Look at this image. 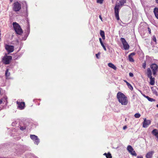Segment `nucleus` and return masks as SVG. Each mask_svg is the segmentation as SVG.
Listing matches in <instances>:
<instances>
[{
  "label": "nucleus",
  "mask_w": 158,
  "mask_h": 158,
  "mask_svg": "<svg viewBox=\"0 0 158 158\" xmlns=\"http://www.w3.org/2000/svg\"><path fill=\"white\" fill-rule=\"evenodd\" d=\"M118 2L115 5L114 9L115 17L118 20L119 19V8L123 6L124 4L126 3V0H118Z\"/></svg>",
  "instance_id": "f257e3e1"
},
{
  "label": "nucleus",
  "mask_w": 158,
  "mask_h": 158,
  "mask_svg": "<svg viewBox=\"0 0 158 158\" xmlns=\"http://www.w3.org/2000/svg\"><path fill=\"white\" fill-rule=\"evenodd\" d=\"M117 98L119 102L123 105H127L128 102L127 97L123 93L119 92L117 95Z\"/></svg>",
  "instance_id": "f03ea898"
},
{
  "label": "nucleus",
  "mask_w": 158,
  "mask_h": 158,
  "mask_svg": "<svg viewBox=\"0 0 158 158\" xmlns=\"http://www.w3.org/2000/svg\"><path fill=\"white\" fill-rule=\"evenodd\" d=\"M13 25L14 29L16 33L19 35L21 34L23 31L20 25L16 22H14Z\"/></svg>",
  "instance_id": "7ed1b4c3"
},
{
  "label": "nucleus",
  "mask_w": 158,
  "mask_h": 158,
  "mask_svg": "<svg viewBox=\"0 0 158 158\" xmlns=\"http://www.w3.org/2000/svg\"><path fill=\"white\" fill-rule=\"evenodd\" d=\"M12 59V56H8L6 54L2 59V61L5 64H9Z\"/></svg>",
  "instance_id": "20e7f679"
},
{
  "label": "nucleus",
  "mask_w": 158,
  "mask_h": 158,
  "mask_svg": "<svg viewBox=\"0 0 158 158\" xmlns=\"http://www.w3.org/2000/svg\"><path fill=\"white\" fill-rule=\"evenodd\" d=\"M21 8V5L18 2H15L13 4V9L16 12L19 11Z\"/></svg>",
  "instance_id": "39448f33"
},
{
  "label": "nucleus",
  "mask_w": 158,
  "mask_h": 158,
  "mask_svg": "<svg viewBox=\"0 0 158 158\" xmlns=\"http://www.w3.org/2000/svg\"><path fill=\"white\" fill-rule=\"evenodd\" d=\"M127 150L129 152L132 156H137V154L135 151L134 150L132 147L131 145H129L128 146L127 148Z\"/></svg>",
  "instance_id": "423d86ee"
},
{
  "label": "nucleus",
  "mask_w": 158,
  "mask_h": 158,
  "mask_svg": "<svg viewBox=\"0 0 158 158\" xmlns=\"http://www.w3.org/2000/svg\"><path fill=\"white\" fill-rule=\"evenodd\" d=\"M5 48L6 49L8 52V54L11 52H12L14 49V47L12 45H8L6 44L5 45Z\"/></svg>",
  "instance_id": "0eeeda50"
},
{
  "label": "nucleus",
  "mask_w": 158,
  "mask_h": 158,
  "mask_svg": "<svg viewBox=\"0 0 158 158\" xmlns=\"http://www.w3.org/2000/svg\"><path fill=\"white\" fill-rule=\"evenodd\" d=\"M124 47L125 50H127L129 48V46L126 40L123 38H121L120 39Z\"/></svg>",
  "instance_id": "6e6552de"
},
{
  "label": "nucleus",
  "mask_w": 158,
  "mask_h": 158,
  "mask_svg": "<svg viewBox=\"0 0 158 158\" xmlns=\"http://www.w3.org/2000/svg\"><path fill=\"white\" fill-rule=\"evenodd\" d=\"M31 138L34 141L35 144L38 145L40 141L38 137L35 135H30Z\"/></svg>",
  "instance_id": "1a4fd4ad"
},
{
  "label": "nucleus",
  "mask_w": 158,
  "mask_h": 158,
  "mask_svg": "<svg viewBox=\"0 0 158 158\" xmlns=\"http://www.w3.org/2000/svg\"><path fill=\"white\" fill-rule=\"evenodd\" d=\"M150 68L152 69L153 74L155 75L156 74L158 66L156 64H153L151 65Z\"/></svg>",
  "instance_id": "9d476101"
},
{
  "label": "nucleus",
  "mask_w": 158,
  "mask_h": 158,
  "mask_svg": "<svg viewBox=\"0 0 158 158\" xmlns=\"http://www.w3.org/2000/svg\"><path fill=\"white\" fill-rule=\"evenodd\" d=\"M17 103L18 105V108L20 110H23L25 107V103L24 102L17 101Z\"/></svg>",
  "instance_id": "9b49d317"
},
{
  "label": "nucleus",
  "mask_w": 158,
  "mask_h": 158,
  "mask_svg": "<svg viewBox=\"0 0 158 158\" xmlns=\"http://www.w3.org/2000/svg\"><path fill=\"white\" fill-rule=\"evenodd\" d=\"M151 123V121L149 120H146L145 118L143 122V127L144 128L147 127Z\"/></svg>",
  "instance_id": "f8f14e48"
},
{
  "label": "nucleus",
  "mask_w": 158,
  "mask_h": 158,
  "mask_svg": "<svg viewBox=\"0 0 158 158\" xmlns=\"http://www.w3.org/2000/svg\"><path fill=\"white\" fill-rule=\"evenodd\" d=\"M154 152V151H151L148 152L146 155V157L147 158H151Z\"/></svg>",
  "instance_id": "ddd939ff"
},
{
  "label": "nucleus",
  "mask_w": 158,
  "mask_h": 158,
  "mask_svg": "<svg viewBox=\"0 0 158 158\" xmlns=\"http://www.w3.org/2000/svg\"><path fill=\"white\" fill-rule=\"evenodd\" d=\"M147 77H152V72L151 69L149 68H148L147 69Z\"/></svg>",
  "instance_id": "4468645a"
},
{
  "label": "nucleus",
  "mask_w": 158,
  "mask_h": 158,
  "mask_svg": "<svg viewBox=\"0 0 158 158\" xmlns=\"http://www.w3.org/2000/svg\"><path fill=\"white\" fill-rule=\"evenodd\" d=\"M153 12L156 17L158 19V8L156 7L154 8Z\"/></svg>",
  "instance_id": "2eb2a0df"
},
{
  "label": "nucleus",
  "mask_w": 158,
  "mask_h": 158,
  "mask_svg": "<svg viewBox=\"0 0 158 158\" xmlns=\"http://www.w3.org/2000/svg\"><path fill=\"white\" fill-rule=\"evenodd\" d=\"M152 133V134L155 135L158 139V132L157 129L153 130Z\"/></svg>",
  "instance_id": "dca6fc26"
},
{
  "label": "nucleus",
  "mask_w": 158,
  "mask_h": 158,
  "mask_svg": "<svg viewBox=\"0 0 158 158\" xmlns=\"http://www.w3.org/2000/svg\"><path fill=\"white\" fill-rule=\"evenodd\" d=\"M108 65L110 67L113 69L114 70H116L117 69L116 67L112 63H109Z\"/></svg>",
  "instance_id": "f3484780"
},
{
  "label": "nucleus",
  "mask_w": 158,
  "mask_h": 158,
  "mask_svg": "<svg viewBox=\"0 0 158 158\" xmlns=\"http://www.w3.org/2000/svg\"><path fill=\"white\" fill-rule=\"evenodd\" d=\"M150 79V83L151 85H154L155 84V78H153L152 77H149Z\"/></svg>",
  "instance_id": "a211bd4d"
},
{
  "label": "nucleus",
  "mask_w": 158,
  "mask_h": 158,
  "mask_svg": "<svg viewBox=\"0 0 158 158\" xmlns=\"http://www.w3.org/2000/svg\"><path fill=\"white\" fill-rule=\"evenodd\" d=\"M100 35L102 36V39L103 40H105V36L104 32L102 30H100Z\"/></svg>",
  "instance_id": "6ab92c4d"
},
{
  "label": "nucleus",
  "mask_w": 158,
  "mask_h": 158,
  "mask_svg": "<svg viewBox=\"0 0 158 158\" xmlns=\"http://www.w3.org/2000/svg\"><path fill=\"white\" fill-rule=\"evenodd\" d=\"M144 96L146 98H147L148 100L149 101H150V102H153V101H155V100L153 99V98H150V97H149L148 96H145V95H144Z\"/></svg>",
  "instance_id": "aec40b11"
},
{
  "label": "nucleus",
  "mask_w": 158,
  "mask_h": 158,
  "mask_svg": "<svg viewBox=\"0 0 158 158\" xmlns=\"http://www.w3.org/2000/svg\"><path fill=\"white\" fill-rule=\"evenodd\" d=\"M125 81V82H126L127 85L128 86V88L131 90H132L133 89V87L127 81Z\"/></svg>",
  "instance_id": "412c9836"
},
{
  "label": "nucleus",
  "mask_w": 158,
  "mask_h": 158,
  "mask_svg": "<svg viewBox=\"0 0 158 158\" xmlns=\"http://www.w3.org/2000/svg\"><path fill=\"white\" fill-rule=\"evenodd\" d=\"M151 89L152 90L153 93V94H155L156 96L158 95V94L157 92V91L155 90V89H154V87H151Z\"/></svg>",
  "instance_id": "4be33fe9"
},
{
  "label": "nucleus",
  "mask_w": 158,
  "mask_h": 158,
  "mask_svg": "<svg viewBox=\"0 0 158 158\" xmlns=\"http://www.w3.org/2000/svg\"><path fill=\"white\" fill-rule=\"evenodd\" d=\"M8 70V69H7L5 73V75L7 77H9L10 75V73L9 72Z\"/></svg>",
  "instance_id": "5701e85b"
},
{
  "label": "nucleus",
  "mask_w": 158,
  "mask_h": 158,
  "mask_svg": "<svg viewBox=\"0 0 158 158\" xmlns=\"http://www.w3.org/2000/svg\"><path fill=\"white\" fill-rule=\"evenodd\" d=\"M128 58L129 59V60L131 62H134V60L133 58L132 57V56H128Z\"/></svg>",
  "instance_id": "b1692460"
},
{
  "label": "nucleus",
  "mask_w": 158,
  "mask_h": 158,
  "mask_svg": "<svg viewBox=\"0 0 158 158\" xmlns=\"http://www.w3.org/2000/svg\"><path fill=\"white\" fill-rule=\"evenodd\" d=\"M135 118H139L140 116V114L139 113H136L134 115Z\"/></svg>",
  "instance_id": "393cba45"
},
{
  "label": "nucleus",
  "mask_w": 158,
  "mask_h": 158,
  "mask_svg": "<svg viewBox=\"0 0 158 158\" xmlns=\"http://www.w3.org/2000/svg\"><path fill=\"white\" fill-rule=\"evenodd\" d=\"M107 158H112V156L110 153H108L106 156Z\"/></svg>",
  "instance_id": "a878e982"
},
{
  "label": "nucleus",
  "mask_w": 158,
  "mask_h": 158,
  "mask_svg": "<svg viewBox=\"0 0 158 158\" xmlns=\"http://www.w3.org/2000/svg\"><path fill=\"white\" fill-rule=\"evenodd\" d=\"M103 1V0H97V2L100 4H102Z\"/></svg>",
  "instance_id": "bb28decb"
},
{
  "label": "nucleus",
  "mask_w": 158,
  "mask_h": 158,
  "mask_svg": "<svg viewBox=\"0 0 158 158\" xmlns=\"http://www.w3.org/2000/svg\"><path fill=\"white\" fill-rule=\"evenodd\" d=\"M146 62H145L144 63H143V64L142 67L144 69H145L146 68Z\"/></svg>",
  "instance_id": "cd10ccee"
},
{
  "label": "nucleus",
  "mask_w": 158,
  "mask_h": 158,
  "mask_svg": "<svg viewBox=\"0 0 158 158\" xmlns=\"http://www.w3.org/2000/svg\"><path fill=\"white\" fill-rule=\"evenodd\" d=\"M101 45L102 46V47L103 48L104 50L105 51H106V49L105 47V46H104V45L103 43L102 44H101Z\"/></svg>",
  "instance_id": "c85d7f7f"
},
{
  "label": "nucleus",
  "mask_w": 158,
  "mask_h": 158,
  "mask_svg": "<svg viewBox=\"0 0 158 158\" xmlns=\"http://www.w3.org/2000/svg\"><path fill=\"white\" fill-rule=\"evenodd\" d=\"M20 128L21 130H23L26 129V127L24 126L20 127Z\"/></svg>",
  "instance_id": "c756f323"
},
{
  "label": "nucleus",
  "mask_w": 158,
  "mask_h": 158,
  "mask_svg": "<svg viewBox=\"0 0 158 158\" xmlns=\"http://www.w3.org/2000/svg\"><path fill=\"white\" fill-rule=\"evenodd\" d=\"M152 40H153L156 43V37L155 36H153V38H152Z\"/></svg>",
  "instance_id": "7c9ffc66"
},
{
  "label": "nucleus",
  "mask_w": 158,
  "mask_h": 158,
  "mask_svg": "<svg viewBox=\"0 0 158 158\" xmlns=\"http://www.w3.org/2000/svg\"><path fill=\"white\" fill-rule=\"evenodd\" d=\"M129 75L131 77H133L134 76L133 73H129Z\"/></svg>",
  "instance_id": "2f4dec72"
},
{
  "label": "nucleus",
  "mask_w": 158,
  "mask_h": 158,
  "mask_svg": "<svg viewBox=\"0 0 158 158\" xmlns=\"http://www.w3.org/2000/svg\"><path fill=\"white\" fill-rule=\"evenodd\" d=\"M135 55V53L134 52H132L131 53L129 56H133Z\"/></svg>",
  "instance_id": "473e14b6"
},
{
  "label": "nucleus",
  "mask_w": 158,
  "mask_h": 158,
  "mask_svg": "<svg viewBox=\"0 0 158 158\" xmlns=\"http://www.w3.org/2000/svg\"><path fill=\"white\" fill-rule=\"evenodd\" d=\"M99 40L100 42V43L101 44H102L103 43V42H102V40L101 38H99Z\"/></svg>",
  "instance_id": "72a5a7b5"
},
{
  "label": "nucleus",
  "mask_w": 158,
  "mask_h": 158,
  "mask_svg": "<svg viewBox=\"0 0 158 158\" xmlns=\"http://www.w3.org/2000/svg\"><path fill=\"white\" fill-rule=\"evenodd\" d=\"M148 31L149 33L150 34L151 33V29L149 27H148Z\"/></svg>",
  "instance_id": "f704fd0d"
},
{
  "label": "nucleus",
  "mask_w": 158,
  "mask_h": 158,
  "mask_svg": "<svg viewBox=\"0 0 158 158\" xmlns=\"http://www.w3.org/2000/svg\"><path fill=\"white\" fill-rule=\"evenodd\" d=\"M127 128V127L126 126H124L123 127V130H125Z\"/></svg>",
  "instance_id": "c9c22d12"
},
{
  "label": "nucleus",
  "mask_w": 158,
  "mask_h": 158,
  "mask_svg": "<svg viewBox=\"0 0 158 158\" xmlns=\"http://www.w3.org/2000/svg\"><path fill=\"white\" fill-rule=\"evenodd\" d=\"M100 54L99 53H98V54H96V57L98 58V55H99Z\"/></svg>",
  "instance_id": "e433bc0d"
},
{
  "label": "nucleus",
  "mask_w": 158,
  "mask_h": 158,
  "mask_svg": "<svg viewBox=\"0 0 158 158\" xmlns=\"http://www.w3.org/2000/svg\"><path fill=\"white\" fill-rule=\"evenodd\" d=\"M137 158H143V157L142 156H138Z\"/></svg>",
  "instance_id": "4c0bfd02"
},
{
  "label": "nucleus",
  "mask_w": 158,
  "mask_h": 158,
  "mask_svg": "<svg viewBox=\"0 0 158 158\" xmlns=\"http://www.w3.org/2000/svg\"><path fill=\"white\" fill-rule=\"evenodd\" d=\"M99 18L102 21V17L101 16V15H99Z\"/></svg>",
  "instance_id": "58836bf2"
},
{
  "label": "nucleus",
  "mask_w": 158,
  "mask_h": 158,
  "mask_svg": "<svg viewBox=\"0 0 158 158\" xmlns=\"http://www.w3.org/2000/svg\"><path fill=\"white\" fill-rule=\"evenodd\" d=\"M2 102V99H0V105L1 104Z\"/></svg>",
  "instance_id": "ea45409f"
},
{
  "label": "nucleus",
  "mask_w": 158,
  "mask_h": 158,
  "mask_svg": "<svg viewBox=\"0 0 158 158\" xmlns=\"http://www.w3.org/2000/svg\"><path fill=\"white\" fill-rule=\"evenodd\" d=\"M155 0V1H156V2L158 4V0Z\"/></svg>",
  "instance_id": "a19ab883"
},
{
  "label": "nucleus",
  "mask_w": 158,
  "mask_h": 158,
  "mask_svg": "<svg viewBox=\"0 0 158 158\" xmlns=\"http://www.w3.org/2000/svg\"><path fill=\"white\" fill-rule=\"evenodd\" d=\"M107 155V154H106V153H105L104 154V155H105L106 156V155Z\"/></svg>",
  "instance_id": "79ce46f5"
},
{
  "label": "nucleus",
  "mask_w": 158,
  "mask_h": 158,
  "mask_svg": "<svg viewBox=\"0 0 158 158\" xmlns=\"http://www.w3.org/2000/svg\"><path fill=\"white\" fill-rule=\"evenodd\" d=\"M156 107L158 108V104L156 105Z\"/></svg>",
  "instance_id": "37998d69"
},
{
  "label": "nucleus",
  "mask_w": 158,
  "mask_h": 158,
  "mask_svg": "<svg viewBox=\"0 0 158 158\" xmlns=\"http://www.w3.org/2000/svg\"><path fill=\"white\" fill-rule=\"evenodd\" d=\"M13 0H10V2H12Z\"/></svg>",
  "instance_id": "c03bdc74"
},
{
  "label": "nucleus",
  "mask_w": 158,
  "mask_h": 158,
  "mask_svg": "<svg viewBox=\"0 0 158 158\" xmlns=\"http://www.w3.org/2000/svg\"><path fill=\"white\" fill-rule=\"evenodd\" d=\"M26 6H27V5H26ZM27 6H26V9L27 10Z\"/></svg>",
  "instance_id": "a18cd8bd"
}]
</instances>
